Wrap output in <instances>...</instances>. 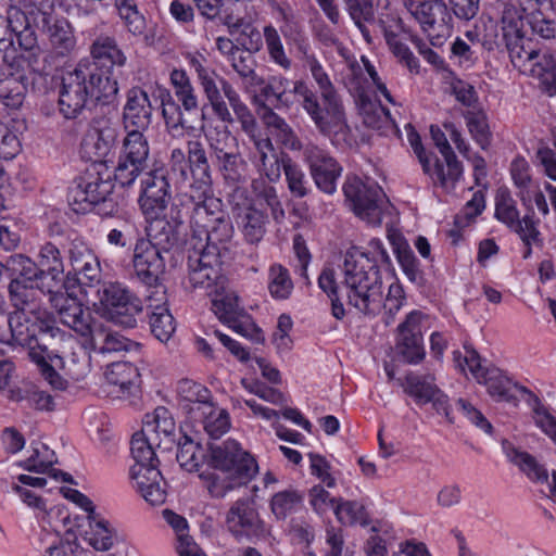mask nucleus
<instances>
[{"instance_id": "2", "label": "nucleus", "mask_w": 556, "mask_h": 556, "mask_svg": "<svg viewBox=\"0 0 556 556\" xmlns=\"http://www.w3.org/2000/svg\"><path fill=\"white\" fill-rule=\"evenodd\" d=\"M179 204L170 210L172 224H176L174 217L179 214L182 223L189 217L191 236L185 241L194 243L202 241L203 244L228 247L232 235L233 226L223 208V202L213 193V189L186 191L178 197Z\"/></svg>"}, {"instance_id": "41", "label": "nucleus", "mask_w": 556, "mask_h": 556, "mask_svg": "<svg viewBox=\"0 0 556 556\" xmlns=\"http://www.w3.org/2000/svg\"><path fill=\"white\" fill-rule=\"evenodd\" d=\"M220 85L224 96L227 98L237 121L240 123L242 130L250 137L255 135L257 130V123L251 110L241 100L239 93L232 85L226 80L220 79Z\"/></svg>"}, {"instance_id": "16", "label": "nucleus", "mask_w": 556, "mask_h": 556, "mask_svg": "<svg viewBox=\"0 0 556 556\" xmlns=\"http://www.w3.org/2000/svg\"><path fill=\"white\" fill-rule=\"evenodd\" d=\"M428 315L412 311L397 327L396 351L404 362L417 364L425 357L422 333L428 327Z\"/></svg>"}, {"instance_id": "59", "label": "nucleus", "mask_w": 556, "mask_h": 556, "mask_svg": "<svg viewBox=\"0 0 556 556\" xmlns=\"http://www.w3.org/2000/svg\"><path fill=\"white\" fill-rule=\"evenodd\" d=\"M464 117L473 140L481 149L486 150L491 144V132L485 113L483 111L468 110Z\"/></svg>"}, {"instance_id": "61", "label": "nucleus", "mask_w": 556, "mask_h": 556, "mask_svg": "<svg viewBox=\"0 0 556 556\" xmlns=\"http://www.w3.org/2000/svg\"><path fill=\"white\" fill-rule=\"evenodd\" d=\"M303 502V495L296 490H285L273 495L270 510L279 520H285Z\"/></svg>"}, {"instance_id": "4", "label": "nucleus", "mask_w": 556, "mask_h": 556, "mask_svg": "<svg viewBox=\"0 0 556 556\" xmlns=\"http://www.w3.org/2000/svg\"><path fill=\"white\" fill-rule=\"evenodd\" d=\"M303 54L305 66L311 71L319 88L321 103L317 94L303 81L294 83L293 93L302 98L304 111L321 135L329 137L343 132L348 128V124L341 99L334 86L315 55L307 53V51H304Z\"/></svg>"}, {"instance_id": "7", "label": "nucleus", "mask_w": 556, "mask_h": 556, "mask_svg": "<svg viewBox=\"0 0 556 556\" xmlns=\"http://www.w3.org/2000/svg\"><path fill=\"white\" fill-rule=\"evenodd\" d=\"M34 342L29 348V357L38 366L43 379L55 390H65L67 381L63 379L51 364L62 349L74 343V337L60 329L52 319L35 320Z\"/></svg>"}, {"instance_id": "10", "label": "nucleus", "mask_w": 556, "mask_h": 556, "mask_svg": "<svg viewBox=\"0 0 556 556\" xmlns=\"http://www.w3.org/2000/svg\"><path fill=\"white\" fill-rule=\"evenodd\" d=\"M98 313L123 328H135L143 313L141 300L121 282H103L97 291Z\"/></svg>"}, {"instance_id": "37", "label": "nucleus", "mask_w": 556, "mask_h": 556, "mask_svg": "<svg viewBox=\"0 0 556 556\" xmlns=\"http://www.w3.org/2000/svg\"><path fill=\"white\" fill-rule=\"evenodd\" d=\"M503 448L508 459L518 466L531 481L543 483L548 480L547 469L531 454L516 448L508 441L503 442Z\"/></svg>"}, {"instance_id": "23", "label": "nucleus", "mask_w": 556, "mask_h": 556, "mask_svg": "<svg viewBox=\"0 0 556 556\" xmlns=\"http://www.w3.org/2000/svg\"><path fill=\"white\" fill-rule=\"evenodd\" d=\"M188 165L185 180L181 184H188V191H199L213 189L212 167L208 162L207 153L204 144L199 140H189Z\"/></svg>"}, {"instance_id": "55", "label": "nucleus", "mask_w": 556, "mask_h": 556, "mask_svg": "<svg viewBox=\"0 0 556 556\" xmlns=\"http://www.w3.org/2000/svg\"><path fill=\"white\" fill-rule=\"evenodd\" d=\"M170 81L175 89V96L182 108L188 112L197 110L199 105L198 96L195 94L187 73L184 70H173L170 73Z\"/></svg>"}, {"instance_id": "44", "label": "nucleus", "mask_w": 556, "mask_h": 556, "mask_svg": "<svg viewBox=\"0 0 556 556\" xmlns=\"http://www.w3.org/2000/svg\"><path fill=\"white\" fill-rule=\"evenodd\" d=\"M282 163L287 187L291 195L298 199L308 195L312 188L302 166L287 153L282 154Z\"/></svg>"}, {"instance_id": "35", "label": "nucleus", "mask_w": 556, "mask_h": 556, "mask_svg": "<svg viewBox=\"0 0 556 556\" xmlns=\"http://www.w3.org/2000/svg\"><path fill=\"white\" fill-rule=\"evenodd\" d=\"M220 79L225 78L219 76L214 70L201 78L199 84L217 118L224 123L231 124L233 123V117L220 93V90L223 91Z\"/></svg>"}, {"instance_id": "53", "label": "nucleus", "mask_w": 556, "mask_h": 556, "mask_svg": "<svg viewBox=\"0 0 556 556\" xmlns=\"http://www.w3.org/2000/svg\"><path fill=\"white\" fill-rule=\"evenodd\" d=\"M505 46L509 52L511 63L518 67L526 65L527 62L540 61L544 53L533 46L532 39L528 38L527 34L518 39L505 42Z\"/></svg>"}, {"instance_id": "25", "label": "nucleus", "mask_w": 556, "mask_h": 556, "mask_svg": "<svg viewBox=\"0 0 556 556\" xmlns=\"http://www.w3.org/2000/svg\"><path fill=\"white\" fill-rule=\"evenodd\" d=\"M256 114L270 135L285 148L291 151L304 149L293 128L268 103L264 101L258 103Z\"/></svg>"}, {"instance_id": "19", "label": "nucleus", "mask_w": 556, "mask_h": 556, "mask_svg": "<svg viewBox=\"0 0 556 556\" xmlns=\"http://www.w3.org/2000/svg\"><path fill=\"white\" fill-rule=\"evenodd\" d=\"M303 157L316 187L324 193L333 194L342 173V167L338 162L326 150L313 143L304 147Z\"/></svg>"}, {"instance_id": "60", "label": "nucleus", "mask_w": 556, "mask_h": 556, "mask_svg": "<svg viewBox=\"0 0 556 556\" xmlns=\"http://www.w3.org/2000/svg\"><path fill=\"white\" fill-rule=\"evenodd\" d=\"M319 288L328 295L331 301V314L337 319L345 316V309L339 298V285L336 280V274L332 268H324L318 277Z\"/></svg>"}, {"instance_id": "24", "label": "nucleus", "mask_w": 556, "mask_h": 556, "mask_svg": "<svg viewBox=\"0 0 556 556\" xmlns=\"http://www.w3.org/2000/svg\"><path fill=\"white\" fill-rule=\"evenodd\" d=\"M152 112L147 91L138 87L131 88L127 92V101L123 109L124 129L144 132L151 125Z\"/></svg>"}, {"instance_id": "9", "label": "nucleus", "mask_w": 556, "mask_h": 556, "mask_svg": "<svg viewBox=\"0 0 556 556\" xmlns=\"http://www.w3.org/2000/svg\"><path fill=\"white\" fill-rule=\"evenodd\" d=\"M343 193L351 210L362 220L380 226L384 218H391L395 207L376 182H364L358 177H349Z\"/></svg>"}, {"instance_id": "34", "label": "nucleus", "mask_w": 556, "mask_h": 556, "mask_svg": "<svg viewBox=\"0 0 556 556\" xmlns=\"http://www.w3.org/2000/svg\"><path fill=\"white\" fill-rule=\"evenodd\" d=\"M237 222L245 240L250 243H257L266 233L268 215L255 204H251L238 213Z\"/></svg>"}, {"instance_id": "40", "label": "nucleus", "mask_w": 556, "mask_h": 556, "mask_svg": "<svg viewBox=\"0 0 556 556\" xmlns=\"http://www.w3.org/2000/svg\"><path fill=\"white\" fill-rule=\"evenodd\" d=\"M163 516L176 533L179 556H206L193 538L188 534L189 527L185 517L169 509L163 510Z\"/></svg>"}, {"instance_id": "57", "label": "nucleus", "mask_w": 556, "mask_h": 556, "mask_svg": "<svg viewBox=\"0 0 556 556\" xmlns=\"http://www.w3.org/2000/svg\"><path fill=\"white\" fill-rule=\"evenodd\" d=\"M213 159L220 157L239 149L238 139L226 127H215L205 135Z\"/></svg>"}, {"instance_id": "30", "label": "nucleus", "mask_w": 556, "mask_h": 556, "mask_svg": "<svg viewBox=\"0 0 556 556\" xmlns=\"http://www.w3.org/2000/svg\"><path fill=\"white\" fill-rule=\"evenodd\" d=\"M177 391L182 409L192 420H198L200 412L212 409V392L203 384L186 379L179 381Z\"/></svg>"}, {"instance_id": "27", "label": "nucleus", "mask_w": 556, "mask_h": 556, "mask_svg": "<svg viewBox=\"0 0 556 556\" xmlns=\"http://www.w3.org/2000/svg\"><path fill=\"white\" fill-rule=\"evenodd\" d=\"M481 380L480 383L486 387L489 394L496 401L517 405V392L528 394L534 401L535 395L528 388L513 383L498 368L485 369Z\"/></svg>"}, {"instance_id": "17", "label": "nucleus", "mask_w": 556, "mask_h": 556, "mask_svg": "<svg viewBox=\"0 0 556 556\" xmlns=\"http://www.w3.org/2000/svg\"><path fill=\"white\" fill-rule=\"evenodd\" d=\"M227 530L238 541H255L264 535V521L254 507L253 501L239 498L233 502L226 514Z\"/></svg>"}, {"instance_id": "6", "label": "nucleus", "mask_w": 556, "mask_h": 556, "mask_svg": "<svg viewBox=\"0 0 556 556\" xmlns=\"http://www.w3.org/2000/svg\"><path fill=\"white\" fill-rule=\"evenodd\" d=\"M188 247V285L187 289H204L210 294L224 292L227 279L223 274V260L228 255V247L185 242Z\"/></svg>"}, {"instance_id": "8", "label": "nucleus", "mask_w": 556, "mask_h": 556, "mask_svg": "<svg viewBox=\"0 0 556 556\" xmlns=\"http://www.w3.org/2000/svg\"><path fill=\"white\" fill-rule=\"evenodd\" d=\"M114 189L111 173L88 169L84 175L77 177L68 188L67 203L73 212L85 214L93 207H99V213H112L116 204L111 199Z\"/></svg>"}, {"instance_id": "13", "label": "nucleus", "mask_w": 556, "mask_h": 556, "mask_svg": "<svg viewBox=\"0 0 556 556\" xmlns=\"http://www.w3.org/2000/svg\"><path fill=\"white\" fill-rule=\"evenodd\" d=\"M91 100L87 86V67L78 66L63 74L58 104L64 118H77Z\"/></svg>"}, {"instance_id": "48", "label": "nucleus", "mask_w": 556, "mask_h": 556, "mask_svg": "<svg viewBox=\"0 0 556 556\" xmlns=\"http://www.w3.org/2000/svg\"><path fill=\"white\" fill-rule=\"evenodd\" d=\"M334 515L342 525H361L362 527H367L370 523V518L365 506L357 501L338 497Z\"/></svg>"}, {"instance_id": "62", "label": "nucleus", "mask_w": 556, "mask_h": 556, "mask_svg": "<svg viewBox=\"0 0 556 556\" xmlns=\"http://www.w3.org/2000/svg\"><path fill=\"white\" fill-rule=\"evenodd\" d=\"M175 421L167 408L159 406L153 414H147L143 420V429L147 433L164 434L170 437L175 432Z\"/></svg>"}, {"instance_id": "56", "label": "nucleus", "mask_w": 556, "mask_h": 556, "mask_svg": "<svg viewBox=\"0 0 556 556\" xmlns=\"http://www.w3.org/2000/svg\"><path fill=\"white\" fill-rule=\"evenodd\" d=\"M362 114L364 124L369 128L379 130L381 134H386L388 130L396 127L390 111L380 103H364Z\"/></svg>"}, {"instance_id": "11", "label": "nucleus", "mask_w": 556, "mask_h": 556, "mask_svg": "<svg viewBox=\"0 0 556 556\" xmlns=\"http://www.w3.org/2000/svg\"><path fill=\"white\" fill-rule=\"evenodd\" d=\"M150 146L142 131L126 130L122 141L114 180L122 187L131 186L148 168Z\"/></svg>"}, {"instance_id": "32", "label": "nucleus", "mask_w": 556, "mask_h": 556, "mask_svg": "<svg viewBox=\"0 0 556 556\" xmlns=\"http://www.w3.org/2000/svg\"><path fill=\"white\" fill-rule=\"evenodd\" d=\"M90 52L94 60V67L121 72L126 64L127 58L114 37L98 36L90 47Z\"/></svg>"}, {"instance_id": "52", "label": "nucleus", "mask_w": 556, "mask_h": 556, "mask_svg": "<svg viewBox=\"0 0 556 556\" xmlns=\"http://www.w3.org/2000/svg\"><path fill=\"white\" fill-rule=\"evenodd\" d=\"M205 432L213 439L220 438L227 432L230 426L229 415L225 409L217 408L214 403L212 409H204L198 415V420Z\"/></svg>"}, {"instance_id": "28", "label": "nucleus", "mask_w": 556, "mask_h": 556, "mask_svg": "<svg viewBox=\"0 0 556 556\" xmlns=\"http://www.w3.org/2000/svg\"><path fill=\"white\" fill-rule=\"evenodd\" d=\"M62 351L56 355L54 362L51 363L53 367L65 370L76 380L85 377L90 368L91 352L86 346V339H84L83 344H79L74 338V343L66 344Z\"/></svg>"}, {"instance_id": "12", "label": "nucleus", "mask_w": 556, "mask_h": 556, "mask_svg": "<svg viewBox=\"0 0 556 556\" xmlns=\"http://www.w3.org/2000/svg\"><path fill=\"white\" fill-rule=\"evenodd\" d=\"M397 382L417 405L431 403L438 414L443 415L448 424H454L448 396L437 386L434 375L408 371Z\"/></svg>"}, {"instance_id": "3", "label": "nucleus", "mask_w": 556, "mask_h": 556, "mask_svg": "<svg viewBox=\"0 0 556 556\" xmlns=\"http://www.w3.org/2000/svg\"><path fill=\"white\" fill-rule=\"evenodd\" d=\"M174 218L176 224L169 220L152 222L149 228L150 238H140L135 243L134 270L138 280L148 288L147 293L165 287L161 279L165 270L166 255L178 251L184 242L182 216L179 214Z\"/></svg>"}, {"instance_id": "31", "label": "nucleus", "mask_w": 556, "mask_h": 556, "mask_svg": "<svg viewBox=\"0 0 556 556\" xmlns=\"http://www.w3.org/2000/svg\"><path fill=\"white\" fill-rule=\"evenodd\" d=\"M121 72L87 67V86L91 99L104 104L110 103L118 92V76Z\"/></svg>"}, {"instance_id": "39", "label": "nucleus", "mask_w": 556, "mask_h": 556, "mask_svg": "<svg viewBox=\"0 0 556 556\" xmlns=\"http://www.w3.org/2000/svg\"><path fill=\"white\" fill-rule=\"evenodd\" d=\"M501 30L504 42L511 41L527 34L525 9L519 3L503 2Z\"/></svg>"}, {"instance_id": "45", "label": "nucleus", "mask_w": 556, "mask_h": 556, "mask_svg": "<svg viewBox=\"0 0 556 556\" xmlns=\"http://www.w3.org/2000/svg\"><path fill=\"white\" fill-rule=\"evenodd\" d=\"M130 451L135 460L131 469H141L143 471L144 469H150V467L159 468V459L144 430L132 435Z\"/></svg>"}, {"instance_id": "36", "label": "nucleus", "mask_w": 556, "mask_h": 556, "mask_svg": "<svg viewBox=\"0 0 556 556\" xmlns=\"http://www.w3.org/2000/svg\"><path fill=\"white\" fill-rule=\"evenodd\" d=\"M214 163L226 185L236 187L245 182L249 165L243 159L240 148L214 159Z\"/></svg>"}, {"instance_id": "46", "label": "nucleus", "mask_w": 556, "mask_h": 556, "mask_svg": "<svg viewBox=\"0 0 556 556\" xmlns=\"http://www.w3.org/2000/svg\"><path fill=\"white\" fill-rule=\"evenodd\" d=\"M343 4L345 11L362 33L364 39L369 43L371 41V36L366 24L375 21V8L372 0H343Z\"/></svg>"}, {"instance_id": "18", "label": "nucleus", "mask_w": 556, "mask_h": 556, "mask_svg": "<svg viewBox=\"0 0 556 556\" xmlns=\"http://www.w3.org/2000/svg\"><path fill=\"white\" fill-rule=\"evenodd\" d=\"M118 134V127L110 119L92 118L81 142L84 155L94 163H102L115 149Z\"/></svg>"}, {"instance_id": "5", "label": "nucleus", "mask_w": 556, "mask_h": 556, "mask_svg": "<svg viewBox=\"0 0 556 556\" xmlns=\"http://www.w3.org/2000/svg\"><path fill=\"white\" fill-rule=\"evenodd\" d=\"M211 466L216 472L204 476L208 493L216 498L225 497L229 492L245 485L257 472L254 457L235 440L212 445Z\"/></svg>"}, {"instance_id": "51", "label": "nucleus", "mask_w": 556, "mask_h": 556, "mask_svg": "<svg viewBox=\"0 0 556 556\" xmlns=\"http://www.w3.org/2000/svg\"><path fill=\"white\" fill-rule=\"evenodd\" d=\"M11 343L30 348L35 337V321H30L23 312L11 313L8 317Z\"/></svg>"}, {"instance_id": "26", "label": "nucleus", "mask_w": 556, "mask_h": 556, "mask_svg": "<svg viewBox=\"0 0 556 556\" xmlns=\"http://www.w3.org/2000/svg\"><path fill=\"white\" fill-rule=\"evenodd\" d=\"M86 346L99 354L129 351L138 349L139 344L130 341L124 336L109 329L102 323H97L90 329V334L85 337Z\"/></svg>"}, {"instance_id": "54", "label": "nucleus", "mask_w": 556, "mask_h": 556, "mask_svg": "<svg viewBox=\"0 0 556 556\" xmlns=\"http://www.w3.org/2000/svg\"><path fill=\"white\" fill-rule=\"evenodd\" d=\"M9 277L20 278L24 283H35L39 267L36 262L24 254H13L4 263Z\"/></svg>"}, {"instance_id": "15", "label": "nucleus", "mask_w": 556, "mask_h": 556, "mask_svg": "<svg viewBox=\"0 0 556 556\" xmlns=\"http://www.w3.org/2000/svg\"><path fill=\"white\" fill-rule=\"evenodd\" d=\"M412 16L434 47L442 46L452 35L453 17L450 8L443 0L424 2Z\"/></svg>"}, {"instance_id": "63", "label": "nucleus", "mask_w": 556, "mask_h": 556, "mask_svg": "<svg viewBox=\"0 0 556 556\" xmlns=\"http://www.w3.org/2000/svg\"><path fill=\"white\" fill-rule=\"evenodd\" d=\"M115 7L129 33L134 36L144 34L147 27L146 18L138 11L137 5L132 0H115Z\"/></svg>"}, {"instance_id": "58", "label": "nucleus", "mask_w": 556, "mask_h": 556, "mask_svg": "<svg viewBox=\"0 0 556 556\" xmlns=\"http://www.w3.org/2000/svg\"><path fill=\"white\" fill-rule=\"evenodd\" d=\"M268 290L273 298L286 300L293 290L289 270L281 264H274L268 271Z\"/></svg>"}, {"instance_id": "20", "label": "nucleus", "mask_w": 556, "mask_h": 556, "mask_svg": "<svg viewBox=\"0 0 556 556\" xmlns=\"http://www.w3.org/2000/svg\"><path fill=\"white\" fill-rule=\"evenodd\" d=\"M51 306L55 309L60 321L74 330L83 339L90 334V329L96 324L89 308L68 292L55 295L51 299Z\"/></svg>"}, {"instance_id": "50", "label": "nucleus", "mask_w": 556, "mask_h": 556, "mask_svg": "<svg viewBox=\"0 0 556 556\" xmlns=\"http://www.w3.org/2000/svg\"><path fill=\"white\" fill-rule=\"evenodd\" d=\"M170 200L169 190L161 189H142L139 198V204L143 214L152 218L153 222L163 220L159 218L161 214L166 210Z\"/></svg>"}, {"instance_id": "29", "label": "nucleus", "mask_w": 556, "mask_h": 556, "mask_svg": "<svg viewBox=\"0 0 556 556\" xmlns=\"http://www.w3.org/2000/svg\"><path fill=\"white\" fill-rule=\"evenodd\" d=\"M131 478L135 480L137 490L141 496L151 505H162L167 495L166 481L157 467L150 469H130Z\"/></svg>"}, {"instance_id": "64", "label": "nucleus", "mask_w": 556, "mask_h": 556, "mask_svg": "<svg viewBox=\"0 0 556 556\" xmlns=\"http://www.w3.org/2000/svg\"><path fill=\"white\" fill-rule=\"evenodd\" d=\"M49 38L53 49L60 55L70 53L75 47V37L66 21H56L49 28Z\"/></svg>"}, {"instance_id": "49", "label": "nucleus", "mask_w": 556, "mask_h": 556, "mask_svg": "<svg viewBox=\"0 0 556 556\" xmlns=\"http://www.w3.org/2000/svg\"><path fill=\"white\" fill-rule=\"evenodd\" d=\"M289 80L285 77H271L268 83L261 89V94L265 98L268 105L274 109H288L293 100L292 91L288 90Z\"/></svg>"}, {"instance_id": "21", "label": "nucleus", "mask_w": 556, "mask_h": 556, "mask_svg": "<svg viewBox=\"0 0 556 556\" xmlns=\"http://www.w3.org/2000/svg\"><path fill=\"white\" fill-rule=\"evenodd\" d=\"M147 314L152 334L161 342H167L175 332L176 325L167 306L165 287H159L146 294Z\"/></svg>"}, {"instance_id": "33", "label": "nucleus", "mask_w": 556, "mask_h": 556, "mask_svg": "<svg viewBox=\"0 0 556 556\" xmlns=\"http://www.w3.org/2000/svg\"><path fill=\"white\" fill-rule=\"evenodd\" d=\"M388 238L407 279L412 282L420 283L422 281V271L419 268L418 260L406 240L401 233L391 229H388Z\"/></svg>"}, {"instance_id": "14", "label": "nucleus", "mask_w": 556, "mask_h": 556, "mask_svg": "<svg viewBox=\"0 0 556 556\" xmlns=\"http://www.w3.org/2000/svg\"><path fill=\"white\" fill-rule=\"evenodd\" d=\"M4 67L0 70V101L9 109L16 110L23 105L28 86V65L23 55L13 54L3 59Z\"/></svg>"}, {"instance_id": "1", "label": "nucleus", "mask_w": 556, "mask_h": 556, "mask_svg": "<svg viewBox=\"0 0 556 556\" xmlns=\"http://www.w3.org/2000/svg\"><path fill=\"white\" fill-rule=\"evenodd\" d=\"M369 247L372 258L364 252L346 254L342 286L351 306L364 315L375 316L382 303V278L377 263L389 265L390 256L379 239H371Z\"/></svg>"}, {"instance_id": "22", "label": "nucleus", "mask_w": 556, "mask_h": 556, "mask_svg": "<svg viewBox=\"0 0 556 556\" xmlns=\"http://www.w3.org/2000/svg\"><path fill=\"white\" fill-rule=\"evenodd\" d=\"M430 135L446 164L445 170L443 163L438 157H434L432 165L433 178L431 179L444 188L448 186L454 187L463 174L462 163L457 160L445 134L438 126L432 125L430 127Z\"/></svg>"}, {"instance_id": "43", "label": "nucleus", "mask_w": 556, "mask_h": 556, "mask_svg": "<svg viewBox=\"0 0 556 556\" xmlns=\"http://www.w3.org/2000/svg\"><path fill=\"white\" fill-rule=\"evenodd\" d=\"M9 298L17 312H35L38 307V293L36 283H24L20 278H12L8 287Z\"/></svg>"}, {"instance_id": "42", "label": "nucleus", "mask_w": 556, "mask_h": 556, "mask_svg": "<svg viewBox=\"0 0 556 556\" xmlns=\"http://www.w3.org/2000/svg\"><path fill=\"white\" fill-rule=\"evenodd\" d=\"M104 377L108 383L117 386L123 392H129L131 388L138 387L140 382L138 368L129 362L111 363L106 366Z\"/></svg>"}, {"instance_id": "47", "label": "nucleus", "mask_w": 556, "mask_h": 556, "mask_svg": "<svg viewBox=\"0 0 556 556\" xmlns=\"http://www.w3.org/2000/svg\"><path fill=\"white\" fill-rule=\"evenodd\" d=\"M532 73L540 80L541 88L549 97L556 96V52L544 51L540 61L533 62Z\"/></svg>"}, {"instance_id": "38", "label": "nucleus", "mask_w": 556, "mask_h": 556, "mask_svg": "<svg viewBox=\"0 0 556 556\" xmlns=\"http://www.w3.org/2000/svg\"><path fill=\"white\" fill-rule=\"evenodd\" d=\"M494 216L514 232H522L525 229L523 217L520 218L516 201L506 187H501L496 191Z\"/></svg>"}]
</instances>
